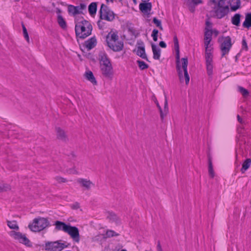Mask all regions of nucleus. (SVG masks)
Wrapping results in <instances>:
<instances>
[{"instance_id": "obj_1", "label": "nucleus", "mask_w": 251, "mask_h": 251, "mask_svg": "<svg viewBox=\"0 0 251 251\" xmlns=\"http://www.w3.org/2000/svg\"><path fill=\"white\" fill-rule=\"evenodd\" d=\"M175 49L176 52V69L178 74V76L180 81L183 79V74L182 70L184 72V76L185 79L186 84H187L190 80V77L187 71V66L188 64V61L187 57H183L181 58L182 66L180 65V55H179V47L178 43L174 44Z\"/></svg>"}, {"instance_id": "obj_2", "label": "nucleus", "mask_w": 251, "mask_h": 251, "mask_svg": "<svg viewBox=\"0 0 251 251\" xmlns=\"http://www.w3.org/2000/svg\"><path fill=\"white\" fill-rule=\"evenodd\" d=\"M92 30V26L88 21L83 20L75 24V34L76 36L80 38H86L91 34Z\"/></svg>"}, {"instance_id": "obj_3", "label": "nucleus", "mask_w": 251, "mask_h": 251, "mask_svg": "<svg viewBox=\"0 0 251 251\" xmlns=\"http://www.w3.org/2000/svg\"><path fill=\"white\" fill-rule=\"evenodd\" d=\"M50 226V222L47 218L39 217L35 218L32 223L28 225V228L33 232H39Z\"/></svg>"}, {"instance_id": "obj_4", "label": "nucleus", "mask_w": 251, "mask_h": 251, "mask_svg": "<svg viewBox=\"0 0 251 251\" xmlns=\"http://www.w3.org/2000/svg\"><path fill=\"white\" fill-rule=\"evenodd\" d=\"M99 12L101 20L111 22L115 19V14L108 6L103 3L101 4Z\"/></svg>"}, {"instance_id": "obj_5", "label": "nucleus", "mask_w": 251, "mask_h": 251, "mask_svg": "<svg viewBox=\"0 0 251 251\" xmlns=\"http://www.w3.org/2000/svg\"><path fill=\"white\" fill-rule=\"evenodd\" d=\"M70 244H66V242L62 243L59 241L48 242L45 244V250L48 251H61L63 249L68 247Z\"/></svg>"}, {"instance_id": "obj_6", "label": "nucleus", "mask_w": 251, "mask_h": 251, "mask_svg": "<svg viewBox=\"0 0 251 251\" xmlns=\"http://www.w3.org/2000/svg\"><path fill=\"white\" fill-rule=\"evenodd\" d=\"M223 42L220 45V49L222 52V56L223 57L227 54L232 45L231 43V39L229 36L222 37Z\"/></svg>"}, {"instance_id": "obj_7", "label": "nucleus", "mask_w": 251, "mask_h": 251, "mask_svg": "<svg viewBox=\"0 0 251 251\" xmlns=\"http://www.w3.org/2000/svg\"><path fill=\"white\" fill-rule=\"evenodd\" d=\"M9 234L10 235L13 237L15 239L18 240L20 243L28 247L31 246L29 240L25 234H23L20 232H15L14 231H10Z\"/></svg>"}, {"instance_id": "obj_8", "label": "nucleus", "mask_w": 251, "mask_h": 251, "mask_svg": "<svg viewBox=\"0 0 251 251\" xmlns=\"http://www.w3.org/2000/svg\"><path fill=\"white\" fill-rule=\"evenodd\" d=\"M72 239L75 242L78 243L80 240V235L78 228L76 226L70 225L67 232Z\"/></svg>"}, {"instance_id": "obj_9", "label": "nucleus", "mask_w": 251, "mask_h": 251, "mask_svg": "<svg viewBox=\"0 0 251 251\" xmlns=\"http://www.w3.org/2000/svg\"><path fill=\"white\" fill-rule=\"evenodd\" d=\"M100 68L102 75L108 79H112L113 76V70L112 65L101 66Z\"/></svg>"}, {"instance_id": "obj_10", "label": "nucleus", "mask_w": 251, "mask_h": 251, "mask_svg": "<svg viewBox=\"0 0 251 251\" xmlns=\"http://www.w3.org/2000/svg\"><path fill=\"white\" fill-rule=\"evenodd\" d=\"M137 47L136 50V54L139 56L143 59H146L147 61H149L147 56L145 52V48L144 44L142 41L138 42L137 43Z\"/></svg>"}, {"instance_id": "obj_11", "label": "nucleus", "mask_w": 251, "mask_h": 251, "mask_svg": "<svg viewBox=\"0 0 251 251\" xmlns=\"http://www.w3.org/2000/svg\"><path fill=\"white\" fill-rule=\"evenodd\" d=\"M108 46L114 51L118 52L121 51L124 48V43L122 41L117 42H109Z\"/></svg>"}, {"instance_id": "obj_12", "label": "nucleus", "mask_w": 251, "mask_h": 251, "mask_svg": "<svg viewBox=\"0 0 251 251\" xmlns=\"http://www.w3.org/2000/svg\"><path fill=\"white\" fill-rule=\"evenodd\" d=\"M99 60L100 61V67L111 65L107 55L104 52H100V53Z\"/></svg>"}, {"instance_id": "obj_13", "label": "nucleus", "mask_w": 251, "mask_h": 251, "mask_svg": "<svg viewBox=\"0 0 251 251\" xmlns=\"http://www.w3.org/2000/svg\"><path fill=\"white\" fill-rule=\"evenodd\" d=\"M228 6H224L223 7H218L215 11L216 15L218 18L221 19L228 13Z\"/></svg>"}, {"instance_id": "obj_14", "label": "nucleus", "mask_w": 251, "mask_h": 251, "mask_svg": "<svg viewBox=\"0 0 251 251\" xmlns=\"http://www.w3.org/2000/svg\"><path fill=\"white\" fill-rule=\"evenodd\" d=\"M54 225L56 230L63 231L66 233L70 226V225H67L65 223L59 221H55Z\"/></svg>"}, {"instance_id": "obj_15", "label": "nucleus", "mask_w": 251, "mask_h": 251, "mask_svg": "<svg viewBox=\"0 0 251 251\" xmlns=\"http://www.w3.org/2000/svg\"><path fill=\"white\" fill-rule=\"evenodd\" d=\"M97 45V40L95 37H91L84 42V46L89 50L94 48Z\"/></svg>"}, {"instance_id": "obj_16", "label": "nucleus", "mask_w": 251, "mask_h": 251, "mask_svg": "<svg viewBox=\"0 0 251 251\" xmlns=\"http://www.w3.org/2000/svg\"><path fill=\"white\" fill-rule=\"evenodd\" d=\"M77 182L80 184L81 186L84 187L87 190L90 189L91 186L94 185L92 181L85 178H79L77 179Z\"/></svg>"}, {"instance_id": "obj_17", "label": "nucleus", "mask_w": 251, "mask_h": 251, "mask_svg": "<svg viewBox=\"0 0 251 251\" xmlns=\"http://www.w3.org/2000/svg\"><path fill=\"white\" fill-rule=\"evenodd\" d=\"M56 135L57 139L66 142L68 140L65 132L60 127L56 128Z\"/></svg>"}, {"instance_id": "obj_18", "label": "nucleus", "mask_w": 251, "mask_h": 251, "mask_svg": "<svg viewBox=\"0 0 251 251\" xmlns=\"http://www.w3.org/2000/svg\"><path fill=\"white\" fill-rule=\"evenodd\" d=\"M119 40V36L117 33L110 32H109L106 37V42L107 45L109 42H117Z\"/></svg>"}, {"instance_id": "obj_19", "label": "nucleus", "mask_w": 251, "mask_h": 251, "mask_svg": "<svg viewBox=\"0 0 251 251\" xmlns=\"http://www.w3.org/2000/svg\"><path fill=\"white\" fill-rule=\"evenodd\" d=\"M140 10L144 13H148L151 9V3L148 2H144L139 4Z\"/></svg>"}, {"instance_id": "obj_20", "label": "nucleus", "mask_w": 251, "mask_h": 251, "mask_svg": "<svg viewBox=\"0 0 251 251\" xmlns=\"http://www.w3.org/2000/svg\"><path fill=\"white\" fill-rule=\"evenodd\" d=\"M68 11L70 14L73 16L82 13V11L79 10L78 7L77 6H74L73 5H68Z\"/></svg>"}, {"instance_id": "obj_21", "label": "nucleus", "mask_w": 251, "mask_h": 251, "mask_svg": "<svg viewBox=\"0 0 251 251\" xmlns=\"http://www.w3.org/2000/svg\"><path fill=\"white\" fill-rule=\"evenodd\" d=\"M151 48L153 55V58L156 60L159 59L160 57L161 50L157 48V46L154 44H152Z\"/></svg>"}, {"instance_id": "obj_22", "label": "nucleus", "mask_w": 251, "mask_h": 251, "mask_svg": "<svg viewBox=\"0 0 251 251\" xmlns=\"http://www.w3.org/2000/svg\"><path fill=\"white\" fill-rule=\"evenodd\" d=\"M243 26L248 29L251 27V13H248L246 14L245 20L243 23Z\"/></svg>"}, {"instance_id": "obj_23", "label": "nucleus", "mask_w": 251, "mask_h": 251, "mask_svg": "<svg viewBox=\"0 0 251 251\" xmlns=\"http://www.w3.org/2000/svg\"><path fill=\"white\" fill-rule=\"evenodd\" d=\"M97 10V2H93L88 6V11L90 15L93 16L96 14Z\"/></svg>"}, {"instance_id": "obj_24", "label": "nucleus", "mask_w": 251, "mask_h": 251, "mask_svg": "<svg viewBox=\"0 0 251 251\" xmlns=\"http://www.w3.org/2000/svg\"><path fill=\"white\" fill-rule=\"evenodd\" d=\"M208 174L210 177L213 178L214 177L215 174L214 170L213 168L212 162V157L210 155V154L208 155Z\"/></svg>"}, {"instance_id": "obj_25", "label": "nucleus", "mask_w": 251, "mask_h": 251, "mask_svg": "<svg viewBox=\"0 0 251 251\" xmlns=\"http://www.w3.org/2000/svg\"><path fill=\"white\" fill-rule=\"evenodd\" d=\"M251 165V159L247 158L246 159L242 164V166L241 169L242 173H244L245 171L248 170Z\"/></svg>"}, {"instance_id": "obj_26", "label": "nucleus", "mask_w": 251, "mask_h": 251, "mask_svg": "<svg viewBox=\"0 0 251 251\" xmlns=\"http://www.w3.org/2000/svg\"><path fill=\"white\" fill-rule=\"evenodd\" d=\"M241 15L239 13L235 14L231 18V23L236 26H239L240 24V19Z\"/></svg>"}, {"instance_id": "obj_27", "label": "nucleus", "mask_w": 251, "mask_h": 251, "mask_svg": "<svg viewBox=\"0 0 251 251\" xmlns=\"http://www.w3.org/2000/svg\"><path fill=\"white\" fill-rule=\"evenodd\" d=\"M85 76L86 78L93 84H96L97 83V81L93 75V73L91 71H88L86 72Z\"/></svg>"}, {"instance_id": "obj_28", "label": "nucleus", "mask_w": 251, "mask_h": 251, "mask_svg": "<svg viewBox=\"0 0 251 251\" xmlns=\"http://www.w3.org/2000/svg\"><path fill=\"white\" fill-rule=\"evenodd\" d=\"M57 22H58L59 25L63 29H65L66 28V27H67L66 23L61 15H58Z\"/></svg>"}, {"instance_id": "obj_29", "label": "nucleus", "mask_w": 251, "mask_h": 251, "mask_svg": "<svg viewBox=\"0 0 251 251\" xmlns=\"http://www.w3.org/2000/svg\"><path fill=\"white\" fill-rule=\"evenodd\" d=\"M212 35V30L205 28V31L204 33V40L211 41Z\"/></svg>"}, {"instance_id": "obj_30", "label": "nucleus", "mask_w": 251, "mask_h": 251, "mask_svg": "<svg viewBox=\"0 0 251 251\" xmlns=\"http://www.w3.org/2000/svg\"><path fill=\"white\" fill-rule=\"evenodd\" d=\"M206 63H212V54L211 49L209 51H205Z\"/></svg>"}, {"instance_id": "obj_31", "label": "nucleus", "mask_w": 251, "mask_h": 251, "mask_svg": "<svg viewBox=\"0 0 251 251\" xmlns=\"http://www.w3.org/2000/svg\"><path fill=\"white\" fill-rule=\"evenodd\" d=\"M7 226L8 227L13 229H19V226H18L16 221H7Z\"/></svg>"}, {"instance_id": "obj_32", "label": "nucleus", "mask_w": 251, "mask_h": 251, "mask_svg": "<svg viewBox=\"0 0 251 251\" xmlns=\"http://www.w3.org/2000/svg\"><path fill=\"white\" fill-rule=\"evenodd\" d=\"M137 63L139 68L142 70L146 69L149 68V65L143 61L137 60Z\"/></svg>"}, {"instance_id": "obj_33", "label": "nucleus", "mask_w": 251, "mask_h": 251, "mask_svg": "<svg viewBox=\"0 0 251 251\" xmlns=\"http://www.w3.org/2000/svg\"><path fill=\"white\" fill-rule=\"evenodd\" d=\"M238 91L241 93L244 97H247L248 96L249 93L248 90L246 89L242 86L238 87Z\"/></svg>"}, {"instance_id": "obj_34", "label": "nucleus", "mask_w": 251, "mask_h": 251, "mask_svg": "<svg viewBox=\"0 0 251 251\" xmlns=\"http://www.w3.org/2000/svg\"><path fill=\"white\" fill-rule=\"evenodd\" d=\"M128 32L131 34L132 36H134L136 37L139 34L137 30L135 29L133 27L128 26L127 28Z\"/></svg>"}, {"instance_id": "obj_35", "label": "nucleus", "mask_w": 251, "mask_h": 251, "mask_svg": "<svg viewBox=\"0 0 251 251\" xmlns=\"http://www.w3.org/2000/svg\"><path fill=\"white\" fill-rule=\"evenodd\" d=\"M207 73L209 76H211L213 73L212 63H206Z\"/></svg>"}, {"instance_id": "obj_36", "label": "nucleus", "mask_w": 251, "mask_h": 251, "mask_svg": "<svg viewBox=\"0 0 251 251\" xmlns=\"http://www.w3.org/2000/svg\"><path fill=\"white\" fill-rule=\"evenodd\" d=\"M22 28H23V30L24 36L25 38V39H26V40L27 41V42H29V36H28L26 28L23 24H22Z\"/></svg>"}, {"instance_id": "obj_37", "label": "nucleus", "mask_w": 251, "mask_h": 251, "mask_svg": "<svg viewBox=\"0 0 251 251\" xmlns=\"http://www.w3.org/2000/svg\"><path fill=\"white\" fill-rule=\"evenodd\" d=\"M119 235V234L118 233H117L114 231L111 230H107L106 233V236L108 238L117 236Z\"/></svg>"}, {"instance_id": "obj_38", "label": "nucleus", "mask_w": 251, "mask_h": 251, "mask_svg": "<svg viewBox=\"0 0 251 251\" xmlns=\"http://www.w3.org/2000/svg\"><path fill=\"white\" fill-rule=\"evenodd\" d=\"M153 23L159 28L160 29L163 30V27L161 25V22L160 20H158L156 18H154L152 21Z\"/></svg>"}, {"instance_id": "obj_39", "label": "nucleus", "mask_w": 251, "mask_h": 251, "mask_svg": "<svg viewBox=\"0 0 251 251\" xmlns=\"http://www.w3.org/2000/svg\"><path fill=\"white\" fill-rule=\"evenodd\" d=\"M169 111H167L166 110H162V108L159 109L160 117L162 120H163L164 117L167 115Z\"/></svg>"}, {"instance_id": "obj_40", "label": "nucleus", "mask_w": 251, "mask_h": 251, "mask_svg": "<svg viewBox=\"0 0 251 251\" xmlns=\"http://www.w3.org/2000/svg\"><path fill=\"white\" fill-rule=\"evenodd\" d=\"M242 49L246 51H247L248 50V47L247 45V43L246 40L245 39V38H243V40L242 41Z\"/></svg>"}, {"instance_id": "obj_41", "label": "nucleus", "mask_w": 251, "mask_h": 251, "mask_svg": "<svg viewBox=\"0 0 251 251\" xmlns=\"http://www.w3.org/2000/svg\"><path fill=\"white\" fill-rule=\"evenodd\" d=\"M55 179L59 183H64L67 181V180L66 178L60 177V176L55 177Z\"/></svg>"}, {"instance_id": "obj_42", "label": "nucleus", "mask_w": 251, "mask_h": 251, "mask_svg": "<svg viewBox=\"0 0 251 251\" xmlns=\"http://www.w3.org/2000/svg\"><path fill=\"white\" fill-rule=\"evenodd\" d=\"M66 172L69 174H77V171L75 169V167H73L72 168H70V169H67L66 170Z\"/></svg>"}, {"instance_id": "obj_43", "label": "nucleus", "mask_w": 251, "mask_h": 251, "mask_svg": "<svg viewBox=\"0 0 251 251\" xmlns=\"http://www.w3.org/2000/svg\"><path fill=\"white\" fill-rule=\"evenodd\" d=\"M108 217L112 222L116 221L117 219V216L114 213H110Z\"/></svg>"}, {"instance_id": "obj_44", "label": "nucleus", "mask_w": 251, "mask_h": 251, "mask_svg": "<svg viewBox=\"0 0 251 251\" xmlns=\"http://www.w3.org/2000/svg\"><path fill=\"white\" fill-rule=\"evenodd\" d=\"M226 0H219L217 2H218V7H223L224 6H228V5H226L225 3Z\"/></svg>"}, {"instance_id": "obj_45", "label": "nucleus", "mask_w": 251, "mask_h": 251, "mask_svg": "<svg viewBox=\"0 0 251 251\" xmlns=\"http://www.w3.org/2000/svg\"><path fill=\"white\" fill-rule=\"evenodd\" d=\"M3 191H7L11 189V187L7 184H1Z\"/></svg>"}, {"instance_id": "obj_46", "label": "nucleus", "mask_w": 251, "mask_h": 251, "mask_svg": "<svg viewBox=\"0 0 251 251\" xmlns=\"http://www.w3.org/2000/svg\"><path fill=\"white\" fill-rule=\"evenodd\" d=\"M79 8V11H82L83 10H86V4L83 3H80L79 5L77 6Z\"/></svg>"}, {"instance_id": "obj_47", "label": "nucleus", "mask_w": 251, "mask_h": 251, "mask_svg": "<svg viewBox=\"0 0 251 251\" xmlns=\"http://www.w3.org/2000/svg\"><path fill=\"white\" fill-rule=\"evenodd\" d=\"M211 41L204 40V45L205 46V51H209L210 49H209V45Z\"/></svg>"}, {"instance_id": "obj_48", "label": "nucleus", "mask_w": 251, "mask_h": 251, "mask_svg": "<svg viewBox=\"0 0 251 251\" xmlns=\"http://www.w3.org/2000/svg\"><path fill=\"white\" fill-rule=\"evenodd\" d=\"M71 208L73 209H77L79 208V204L78 202H75L71 205Z\"/></svg>"}, {"instance_id": "obj_49", "label": "nucleus", "mask_w": 251, "mask_h": 251, "mask_svg": "<svg viewBox=\"0 0 251 251\" xmlns=\"http://www.w3.org/2000/svg\"><path fill=\"white\" fill-rule=\"evenodd\" d=\"M164 109L166 110L167 111H169L168 101H167V99L166 97H165Z\"/></svg>"}, {"instance_id": "obj_50", "label": "nucleus", "mask_w": 251, "mask_h": 251, "mask_svg": "<svg viewBox=\"0 0 251 251\" xmlns=\"http://www.w3.org/2000/svg\"><path fill=\"white\" fill-rule=\"evenodd\" d=\"M158 31L157 29H154L152 31L151 36L153 37H157Z\"/></svg>"}, {"instance_id": "obj_51", "label": "nucleus", "mask_w": 251, "mask_h": 251, "mask_svg": "<svg viewBox=\"0 0 251 251\" xmlns=\"http://www.w3.org/2000/svg\"><path fill=\"white\" fill-rule=\"evenodd\" d=\"M100 29H102L103 27V23L100 20L98 21L97 23Z\"/></svg>"}, {"instance_id": "obj_52", "label": "nucleus", "mask_w": 251, "mask_h": 251, "mask_svg": "<svg viewBox=\"0 0 251 251\" xmlns=\"http://www.w3.org/2000/svg\"><path fill=\"white\" fill-rule=\"evenodd\" d=\"M237 120H238V122H239L240 123H241V124H244V123H245L244 121H243V120H242V119L240 117V116L239 115H238L237 116Z\"/></svg>"}, {"instance_id": "obj_53", "label": "nucleus", "mask_w": 251, "mask_h": 251, "mask_svg": "<svg viewBox=\"0 0 251 251\" xmlns=\"http://www.w3.org/2000/svg\"><path fill=\"white\" fill-rule=\"evenodd\" d=\"M159 46L163 48H165L167 46L166 43L164 41L160 42Z\"/></svg>"}, {"instance_id": "obj_54", "label": "nucleus", "mask_w": 251, "mask_h": 251, "mask_svg": "<svg viewBox=\"0 0 251 251\" xmlns=\"http://www.w3.org/2000/svg\"><path fill=\"white\" fill-rule=\"evenodd\" d=\"M240 7H239V5H234V6H231V10H232V11H236L237 9H238V8H239Z\"/></svg>"}, {"instance_id": "obj_55", "label": "nucleus", "mask_w": 251, "mask_h": 251, "mask_svg": "<svg viewBox=\"0 0 251 251\" xmlns=\"http://www.w3.org/2000/svg\"><path fill=\"white\" fill-rule=\"evenodd\" d=\"M157 251H163L159 242H158V244L157 246Z\"/></svg>"}, {"instance_id": "obj_56", "label": "nucleus", "mask_w": 251, "mask_h": 251, "mask_svg": "<svg viewBox=\"0 0 251 251\" xmlns=\"http://www.w3.org/2000/svg\"><path fill=\"white\" fill-rule=\"evenodd\" d=\"M205 24H206V28H207V27H209V28L211 27V25H212V23L210 22H209L208 21H207L206 22Z\"/></svg>"}, {"instance_id": "obj_57", "label": "nucleus", "mask_w": 251, "mask_h": 251, "mask_svg": "<svg viewBox=\"0 0 251 251\" xmlns=\"http://www.w3.org/2000/svg\"><path fill=\"white\" fill-rule=\"evenodd\" d=\"M174 44L175 43H178V39L177 38V36L176 35H175L174 37Z\"/></svg>"}, {"instance_id": "obj_58", "label": "nucleus", "mask_w": 251, "mask_h": 251, "mask_svg": "<svg viewBox=\"0 0 251 251\" xmlns=\"http://www.w3.org/2000/svg\"><path fill=\"white\" fill-rule=\"evenodd\" d=\"M214 33L216 36H217L219 34V31L216 29L212 30V33Z\"/></svg>"}, {"instance_id": "obj_59", "label": "nucleus", "mask_w": 251, "mask_h": 251, "mask_svg": "<svg viewBox=\"0 0 251 251\" xmlns=\"http://www.w3.org/2000/svg\"><path fill=\"white\" fill-rule=\"evenodd\" d=\"M240 4H241L240 0H236V5H239V7H240Z\"/></svg>"}, {"instance_id": "obj_60", "label": "nucleus", "mask_w": 251, "mask_h": 251, "mask_svg": "<svg viewBox=\"0 0 251 251\" xmlns=\"http://www.w3.org/2000/svg\"><path fill=\"white\" fill-rule=\"evenodd\" d=\"M155 102H156V105H157V106L158 108L159 109H159H160L161 108V106L159 105V103H158V101H156Z\"/></svg>"}, {"instance_id": "obj_61", "label": "nucleus", "mask_w": 251, "mask_h": 251, "mask_svg": "<svg viewBox=\"0 0 251 251\" xmlns=\"http://www.w3.org/2000/svg\"><path fill=\"white\" fill-rule=\"evenodd\" d=\"M3 192L2 186L1 184H0V192Z\"/></svg>"}, {"instance_id": "obj_62", "label": "nucleus", "mask_w": 251, "mask_h": 251, "mask_svg": "<svg viewBox=\"0 0 251 251\" xmlns=\"http://www.w3.org/2000/svg\"><path fill=\"white\" fill-rule=\"evenodd\" d=\"M152 38L154 41L156 42L157 41V37H153Z\"/></svg>"}, {"instance_id": "obj_63", "label": "nucleus", "mask_w": 251, "mask_h": 251, "mask_svg": "<svg viewBox=\"0 0 251 251\" xmlns=\"http://www.w3.org/2000/svg\"><path fill=\"white\" fill-rule=\"evenodd\" d=\"M143 2H148L150 0H142Z\"/></svg>"}, {"instance_id": "obj_64", "label": "nucleus", "mask_w": 251, "mask_h": 251, "mask_svg": "<svg viewBox=\"0 0 251 251\" xmlns=\"http://www.w3.org/2000/svg\"><path fill=\"white\" fill-rule=\"evenodd\" d=\"M71 155H72V156H73V157H75V155L74 154V153H71Z\"/></svg>"}]
</instances>
